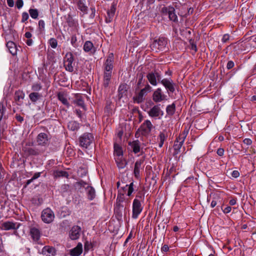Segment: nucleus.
<instances>
[{
	"instance_id": "nucleus-27",
	"label": "nucleus",
	"mask_w": 256,
	"mask_h": 256,
	"mask_svg": "<svg viewBox=\"0 0 256 256\" xmlns=\"http://www.w3.org/2000/svg\"><path fill=\"white\" fill-rule=\"evenodd\" d=\"M121 188L122 189L124 192L128 190L127 195L130 196L134 191V182H131L129 185L126 184L125 186L122 187Z\"/></svg>"
},
{
	"instance_id": "nucleus-6",
	"label": "nucleus",
	"mask_w": 256,
	"mask_h": 256,
	"mask_svg": "<svg viewBox=\"0 0 256 256\" xmlns=\"http://www.w3.org/2000/svg\"><path fill=\"white\" fill-rule=\"evenodd\" d=\"M94 138L92 134L86 132L79 138L80 146L87 148L94 141Z\"/></svg>"
},
{
	"instance_id": "nucleus-5",
	"label": "nucleus",
	"mask_w": 256,
	"mask_h": 256,
	"mask_svg": "<svg viewBox=\"0 0 256 256\" xmlns=\"http://www.w3.org/2000/svg\"><path fill=\"white\" fill-rule=\"evenodd\" d=\"M154 128L153 125L150 120H146L140 126L138 131L136 133V136H138L139 132L144 136H146L149 134Z\"/></svg>"
},
{
	"instance_id": "nucleus-63",
	"label": "nucleus",
	"mask_w": 256,
	"mask_h": 256,
	"mask_svg": "<svg viewBox=\"0 0 256 256\" xmlns=\"http://www.w3.org/2000/svg\"><path fill=\"white\" fill-rule=\"evenodd\" d=\"M16 118L18 122H22L24 120V118L20 116V115L16 114Z\"/></svg>"
},
{
	"instance_id": "nucleus-21",
	"label": "nucleus",
	"mask_w": 256,
	"mask_h": 256,
	"mask_svg": "<svg viewBox=\"0 0 256 256\" xmlns=\"http://www.w3.org/2000/svg\"><path fill=\"white\" fill-rule=\"evenodd\" d=\"M128 145L130 146L134 154H137L140 152V142L138 140L129 142Z\"/></svg>"
},
{
	"instance_id": "nucleus-44",
	"label": "nucleus",
	"mask_w": 256,
	"mask_h": 256,
	"mask_svg": "<svg viewBox=\"0 0 256 256\" xmlns=\"http://www.w3.org/2000/svg\"><path fill=\"white\" fill-rule=\"evenodd\" d=\"M6 111V108L3 102H0V121L2 120Z\"/></svg>"
},
{
	"instance_id": "nucleus-31",
	"label": "nucleus",
	"mask_w": 256,
	"mask_h": 256,
	"mask_svg": "<svg viewBox=\"0 0 256 256\" xmlns=\"http://www.w3.org/2000/svg\"><path fill=\"white\" fill-rule=\"evenodd\" d=\"M83 49L85 52H92V50L94 49L93 44L90 41H86L84 44Z\"/></svg>"
},
{
	"instance_id": "nucleus-30",
	"label": "nucleus",
	"mask_w": 256,
	"mask_h": 256,
	"mask_svg": "<svg viewBox=\"0 0 256 256\" xmlns=\"http://www.w3.org/2000/svg\"><path fill=\"white\" fill-rule=\"evenodd\" d=\"M167 136V133L166 131L160 132L158 137L159 140L158 146L160 148H162V146Z\"/></svg>"
},
{
	"instance_id": "nucleus-4",
	"label": "nucleus",
	"mask_w": 256,
	"mask_h": 256,
	"mask_svg": "<svg viewBox=\"0 0 256 256\" xmlns=\"http://www.w3.org/2000/svg\"><path fill=\"white\" fill-rule=\"evenodd\" d=\"M152 90V88L148 83L146 84L144 88H142L139 92H136V94L134 96V102L140 104L144 102L145 96L148 92Z\"/></svg>"
},
{
	"instance_id": "nucleus-53",
	"label": "nucleus",
	"mask_w": 256,
	"mask_h": 256,
	"mask_svg": "<svg viewBox=\"0 0 256 256\" xmlns=\"http://www.w3.org/2000/svg\"><path fill=\"white\" fill-rule=\"evenodd\" d=\"M183 8H185V9H186L188 10V14H191L193 13V12H194V8H188L187 6H184V7H183Z\"/></svg>"
},
{
	"instance_id": "nucleus-32",
	"label": "nucleus",
	"mask_w": 256,
	"mask_h": 256,
	"mask_svg": "<svg viewBox=\"0 0 256 256\" xmlns=\"http://www.w3.org/2000/svg\"><path fill=\"white\" fill-rule=\"evenodd\" d=\"M88 198L92 200L94 199L96 196V192L92 186H88Z\"/></svg>"
},
{
	"instance_id": "nucleus-12",
	"label": "nucleus",
	"mask_w": 256,
	"mask_h": 256,
	"mask_svg": "<svg viewBox=\"0 0 256 256\" xmlns=\"http://www.w3.org/2000/svg\"><path fill=\"white\" fill-rule=\"evenodd\" d=\"M42 219L45 223H50L54 218V212L49 208L44 210L42 212Z\"/></svg>"
},
{
	"instance_id": "nucleus-26",
	"label": "nucleus",
	"mask_w": 256,
	"mask_h": 256,
	"mask_svg": "<svg viewBox=\"0 0 256 256\" xmlns=\"http://www.w3.org/2000/svg\"><path fill=\"white\" fill-rule=\"evenodd\" d=\"M115 160L119 168H124L126 165V160L123 158V156L116 157Z\"/></svg>"
},
{
	"instance_id": "nucleus-40",
	"label": "nucleus",
	"mask_w": 256,
	"mask_h": 256,
	"mask_svg": "<svg viewBox=\"0 0 256 256\" xmlns=\"http://www.w3.org/2000/svg\"><path fill=\"white\" fill-rule=\"evenodd\" d=\"M36 100L42 102V96L38 92H33V102H36Z\"/></svg>"
},
{
	"instance_id": "nucleus-20",
	"label": "nucleus",
	"mask_w": 256,
	"mask_h": 256,
	"mask_svg": "<svg viewBox=\"0 0 256 256\" xmlns=\"http://www.w3.org/2000/svg\"><path fill=\"white\" fill-rule=\"evenodd\" d=\"M48 141V136L45 133H40L37 138V142L38 145L44 146Z\"/></svg>"
},
{
	"instance_id": "nucleus-42",
	"label": "nucleus",
	"mask_w": 256,
	"mask_h": 256,
	"mask_svg": "<svg viewBox=\"0 0 256 256\" xmlns=\"http://www.w3.org/2000/svg\"><path fill=\"white\" fill-rule=\"evenodd\" d=\"M168 16L170 20L173 22H176L178 20V17L175 13V10H170V12L168 14Z\"/></svg>"
},
{
	"instance_id": "nucleus-45",
	"label": "nucleus",
	"mask_w": 256,
	"mask_h": 256,
	"mask_svg": "<svg viewBox=\"0 0 256 256\" xmlns=\"http://www.w3.org/2000/svg\"><path fill=\"white\" fill-rule=\"evenodd\" d=\"M114 212L116 219L118 220H120L122 218V210L118 209H114Z\"/></svg>"
},
{
	"instance_id": "nucleus-35",
	"label": "nucleus",
	"mask_w": 256,
	"mask_h": 256,
	"mask_svg": "<svg viewBox=\"0 0 256 256\" xmlns=\"http://www.w3.org/2000/svg\"><path fill=\"white\" fill-rule=\"evenodd\" d=\"M54 174L56 178L64 177L67 178L69 176L67 172L63 170H56L54 172Z\"/></svg>"
},
{
	"instance_id": "nucleus-19",
	"label": "nucleus",
	"mask_w": 256,
	"mask_h": 256,
	"mask_svg": "<svg viewBox=\"0 0 256 256\" xmlns=\"http://www.w3.org/2000/svg\"><path fill=\"white\" fill-rule=\"evenodd\" d=\"M6 48L9 52L12 55L15 56L17 54L18 48L16 44L12 40H8L6 44Z\"/></svg>"
},
{
	"instance_id": "nucleus-8",
	"label": "nucleus",
	"mask_w": 256,
	"mask_h": 256,
	"mask_svg": "<svg viewBox=\"0 0 256 256\" xmlns=\"http://www.w3.org/2000/svg\"><path fill=\"white\" fill-rule=\"evenodd\" d=\"M21 224L19 222H14L10 221H6L2 224V229L4 230H16L14 232L15 235H18L16 230L20 227Z\"/></svg>"
},
{
	"instance_id": "nucleus-39",
	"label": "nucleus",
	"mask_w": 256,
	"mask_h": 256,
	"mask_svg": "<svg viewBox=\"0 0 256 256\" xmlns=\"http://www.w3.org/2000/svg\"><path fill=\"white\" fill-rule=\"evenodd\" d=\"M78 8L82 12H86L87 10V7L82 0H80L78 2Z\"/></svg>"
},
{
	"instance_id": "nucleus-61",
	"label": "nucleus",
	"mask_w": 256,
	"mask_h": 256,
	"mask_svg": "<svg viewBox=\"0 0 256 256\" xmlns=\"http://www.w3.org/2000/svg\"><path fill=\"white\" fill-rule=\"evenodd\" d=\"M116 206L114 209H118L122 210L124 206L122 204V202H116Z\"/></svg>"
},
{
	"instance_id": "nucleus-50",
	"label": "nucleus",
	"mask_w": 256,
	"mask_h": 256,
	"mask_svg": "<svg viewBox=\"0 0 256 256\" xmlns=\"http://www.w3.org/2000/svg\"><path fill=\"white\" fill-rule=\"evenodd\" d=\"M24 2L22 0H17L16 2V6L18 9H20L22 7Z\"/></svg>"
},
{
	"instance_id": "nucleus-41",
	"label": "nucleus",
	"mask_w": 256,
	"mask_h": 256,
	"mask_svg": "<svg viewBox=\"0 0 256 256\" xmlns=\"http://www.w3.org/2000/svg\"><path fill=\"white\" fill-rule=\"evenodd\" d=\"M189 42L190 44V48L194 50L192 52V54H194L198 50L196 44H195L194 40L192 39H190L189 40Z\"/></svg>"
},
{
	"instance_id": "nucleus-18",
	"label": "nucleus",
	"mask_w": 256,
	"mask_h": 256,
	"mask_svg": "<svg viewBox=\"0 0 256 256\" xmlns=\"http://www.w3.org/2000/svg\"><path fill=\"white\" fill-rule=\"evenodd\" d=\"M116 6L114 4H112L110 8L107 12V16L106 18V22L109 23L112 22L116 12Z\"/></svg>"
},
{
	"instance_id": "nucleus-64",
	"label": "nucleus",
	"mask_w": 256,
	"mask_h": 256,
	"mask_svg": "<svg viewBox=\"0 0 256 256\" xmlns=\"http://www.w3.org/2000/svg\"><path fill=\"white\" fill-rule=\"evenodd\" d=\"M8 5L10 7L12 8L14 6V0H6Z\"/></svg>"
},
{
	"instance_id": "nucleus-37",
	"label": "nucleus",
	"mask_w": 256,
	"mask_h": 256,
	"mask_svg": "<svg viewBox=\"0 0 256 256\" xmlns=\"http://www.w3.org/2000/svg\"><path fill=\"white\" fill-rule=\"evenodd\" d=\"M170 10H174V8L172 6H164L162 8L160 12L164 16H166L170 14Z\"/></svg>"
},
{
	"instance_id": "nucleus-15",
	"label": "nucleus",
	"mask_w": 256,
	"mask_h": 256,
	"mask_svg": "<svg viewBox=\"0 0 256 256\" xmlns=\"http://www.w3.org/2000/svg\"><path fill=\"white\" fill-rule=\"evenodd\" d=\"M40 235L41 234L40 230L36 228H33V241L37 242V243H36V245L40 244V247H42V246H43V244L41 242H38L40 237ZM34 248L38 250H38H40V248H38V246H34Z\"/></svg>"
},
{
	"instance_id": "nucleus-28",
	"label": "nucleus",
	"mask_w": 256,
	"mask_h": 256,
	"mask_svg": "<svg viewBox=\"0 0 256 256\" xmlns=\"http://www.w3.org/2000/svg\"><path fill=\"white\" fill-rule=\"evenodd\" d=\"M68 128L72 131L78 130L80 128V124L76 121H70L68 124Z\"/></svg>"
},
{
	"instance_id": "nucleus-43",
	"label": "nucleus",
	"mask_w": 256,
	"mask_h": 256,
	"mask_svg": "<svg viewBox=\"0 0 256 256\" xmlns=\"http://www.w3.org/2000/svg\"><path fill=\"white\" fill-rule=\"evenodd\" d=\"M134 199H137L141 202H143L144 200V194L142 191L138 192Z\"/></svg>"
},
{
	"instance_id": "nucleus-58",
	"label": "nucleus",
	"mask_w": 256,
	"mask_h": 256,
	"mask_svg": "<svg viewBox=\"0 0 256 256\" xmlns=\"http://www.w3.org/2000/svg\"><path fill=\"white\" fill-rule=\"evenodd\" d=\"M243 142L248 146H250L252 144V141L250 138H245Z\"/></svg>"
},
{
	"instance_id": "nucleus-23",
	"label": "nucleus",
	"mask_w": 256,
	"mask_h": 256,
	"mask_svg": "<svg viewBox=\"0 0 256 256\" xmlns=\"http://www.w3.org/2000/svg\"><path fill=\"white\" fill-rule=\"evenodd\" d=\"M144 160H137L134 164V174L136 178H138L140 176V169Z\"/></svg>"
},
{
	"instance_id": "nucleus-1",
	"label": "nucleus",
	"mask_w": 256,
	"mask_h": 256,
	"mask_svg": "<svg viewBox=\"0 0 256 256\" xmlns=\"http://www.w3.org/2000/svg\"><path fill=\"white\" fill-rule=\"evenodd\" d=\"M146 78L150 83L154 86H156L158 82L162 84L169 94L174 92L176 90V84L173 82L172 78L162 79L160 74L156 70L148 72L146 75Z\"/></svg>"
},
{
	"instance_id": "nucleus-47",
	"label": "nucleus",
	"mask_w": 256,
	"mask_h": 256,
	"mask_svg": "<svg viewBox=\"0 0 256 256\" xmlns=\"http://www.w3.org/2000/svg\"><path fill=\"white\" fill-rule=\"evenodd\" d=\"M49 44L53 48H56L58 46V42L54 38H50L49 40Z\"/></svg>"
},
{
	"instance_id": "nucleus-38",
	"label": "nucleus",
	"mask_w": 256,
	"mask_h": 256,
	"mask_svg": "<svg viewBox=\"0 0 256 256\" xmlns=\"http://www.w3.org/2000/svg\"><path fill=\"white\" fill-rule=\"evenodd\" d=\"M74 103L82 108H84V101L80 96H78L76 99L74 101Z\"/></svg>"
},
{
	"instance_id": "nucleus-56",
	"label": "nucleus",
	"mask_w": 256,
	"mask_h": 256,
	"mask_svg": "<svg viewBox=\"0 0 256 256\" xmlns=\"http://www.w3.org/2000/svg\"><path fill=\"white\" fill-rule=\"evenodd\" d=\"M38 16V12L37 9H33V19H36Z\"/></svg>"
},
{
	"instance_id": "nucleus-49",
	"label": "nucleus",
	"mask_w": 256,
	"mask_h": 256,
	"mask_svg": "<svg viewBox=\"0 0 256 256\" xmlns=\"http://www.w3.org/2000/svg\"><path fill=\"white\" fill-rule=\"evenodd\" d=\"M124 200V194L119 193L116 198L117 202H123Z\"/></svg>"
},
{
	"instance_id": "nucleus-60",
	"label": "nucleus",
	"mask_w": 256,
	"mask_h": 256,
	"mask_svg": "<svg viewBox=\"0 0 256 256\" xmlns=\"http://www.w3.org/2000/svg\"><path fill=\"white\" fill-rule=\"evenodd\" d=\"M228 40H229V35L226 34L223 36L222 40L223 42L224 43V42H226Z\"/></svg>"
},
{
	"instance_id": "nucleus-11",
	"label": "nucleus",
	"mask_w": 256,
	"mask_h": 256,
	"mask_svg": "<svg viewBox=\"0 0 256 256\" xmlns=\"http://www.w3.org/2000/svg\"><path fill=\"white\" fill-rule=\"evenodd\" d=\"M186 135L182 134H180L174 141V155H176L180 152V149L184 144Z\"/></svg>"
},
{
	"instance_id": "nucleus-2",
	"label": "nucleus",
	"mask_w": 256,
	"mask_h": 256,
	"mask_svg": "<svg viewBox=\"0 0 256 256\" xmlns=\"http://www.w3.org/2000/svg\"><path fill=\"white\" fill-rule=\"evenodd\" d=\"M114 56L110 53L104 64V75L102 86L104 88L108 87L111 81L112 70L114 68Z\"/></svg>"
},
{
	"instance_id": "nucleus-17",
	"label": "nucleus",
	"mask_w": 256,
	"mask_h": 256,
	"mask_svg": "<svg viewBox=\"0 0 256 256\" xmlns=\"http://www.w3.org/2000/svg\"><path fill=\"white\" fill-rule=\"evenodd\" d=\"M24 98V94L22 91L16 90L14 93V102L18 106H21L23 103V100Z\"/></svg>"
},
{
	"instance_id": "nucleus-46",
	"label": "nucleus",
	"mask_w": 256,
	"mask_h": 256,
	"mask_svg": "<svg viewBox=\"0 0 256 256\" xmlns=\"http://www.w3.org/2000/svg\"><path fill=\"white\" fill-rule=\"evenodd\" d=\"M77 38L76 34H72L70 40V44H71L74 48H76L78 46V44H77Z\"/></svg>"
},
{
	"instance_id": "nucleus-54",
	"label": "nucleus",
	"mask_w": 256,
	"mask_h": 256,
	"mask_svg": "<svg viewBox=\"0 0 256 256\" xmlns=\"http://www.w3.org/2000/svg\"><path fill=\"white\" fill-rule=\"evenodd\" d=\"M169 250V247L168 244H164L161 248V250L163 252H168Z\"/></svg>"
},
{
	"instance_id": "nucleus-62",
	"label": "nucleus",
	"mask_w": 256,
	"mask_h": 256,
	"mask_svg": "<svg viewBox=\"0 0 256 256\" xmlns=\"http://www.w3.org/2000/svg\"><path fill=\"white\" fill-rule=\"evenodd\" d=\"M231 210L232 208L230 206H228L224 210H222L223 212L225 214L229 213Z\"/></svg>"
},
{
	"instance_id": "nucleus-24",
	"label": "nucleus",
	"mask_w": 256,
	"mask_h": 256,
	"mask_svg": "<svg viewBox=\"0 0 256 256\" xmlns=\"http://www.w3.org/2000/svg\"><path fill=\"white\" fill-rule=\"evenodd\" d=\"M145 80L144 79V74L140 73L138 75V80L135 86L136 92L139 90L143 86H145Z\"/></svg>"
},
{
	"instance_id": "nucleus-14",
	"label": "nucleus",
	"mask_w": 256,
	"mask_h": 256,
	"mask_svg": "<svg viewBox=\"0 0 256 256\" xmlns=\"http://www.w3.org/2000/svg\"><path fill=\"white\" fill-rule=\"evenodd\" d=\"M38 253L42 254L43 256H54L56 254V250L52 246H45L42 247L41 250H38Z\"/></svg>"
},
{
	"instance_id": "nucleus-29",
	"label": "nucleus",
	"mask_w": 256,
	"mask_h": 256,
	"mask_svg": "<svg viewBox=\"0 0 256 256\" xmlns=\"http://www.w3.org/2000/svg\"><path fill=\"white\" fill-rule=\"evenodd\" d=\"M114 154L116 157L123 156L122 148L118 144H114Z\"/></svg>"
},
{
	"instance_id": "nucleus-33",
	"label": "nucleus",
	"mask_w": 256,
	"mask_h": 256,
	"mask_svg": "<svg viewBox=\"0 0 256 256\" xmlns=\"http://www.w3.org/2000/svg\"><path fill=\"white\" fill-rule=\"evenodd\" d=\"M176 111V104L172 103V104L168 105L166 108V114L169 116H172Z\"/></svg>"
},
{
	"instance_id": "nucleus-3",
	"label": "nucleus",
	"mask_w": 256,
	"mask_h": 256,
	"mask_svg": "<svg viewBox=\"0 0 256 256\" xmlns=\"http://www.w3.org/2000/svg\"><path fill=\"white\" fill-rule=\"evenodd\" d=\"M151 49L156 52L166 51L168 47V39L164 37H160L154 40L150 44Z\"/></svg>"
},
{
	"instance_id": "nucleus-10",
	"label": "nucleus",
	"mask_w": 256,
	"mask_h": 256,
	"mask_svg": "<svg viewBox=\"0 0 256 256\" xmlns=\"http://www.w3.org/2000/svg\"><path fill=\"white\" fill-rule=\"evenodd\" d=\"M152 99L154 102L158 103L166 100L167 96L164 94L160 88H158L154 92Z\"/></svg>"
},
{
	"instance_id": "nucleus-48",
	"label": "nucleus",
	"mask_w": 256,
	"mask_h": 256,
	"mask_svg": "<svg viewBox=\"0 0 256 256\" xmlns=\"http://www.w3.org/2000/svg\"><path fill=\"white\" fill-rule=\"evenodd\" d=\"M45 23L43 20H40L38 22V30L41 33L44 30Z\"/></svg>"
},
{
	"instance_id": "nucleus-34",
	"label": "nucleus",
	"mask_w": 256,
	"mask_h": 256,
	"mask_svg": "<svg viewBox=\"0 0 256 256\" xmlns=\"http://www.w3.org/2000/svg\"><path fill=\"white\" fill-rule=\"evenodd\" d=\"M66 22L70 27L76 28L78 25V22L74 20L70 15L68 16L66 18Z\"/></svg>"
},
{
	"instance_id": "nucleus-59",
	"label": "nucleus",
	"mask_w": 256,
	"mask_h": 256,
	"mask_svg": "<svg viewBox=\"0 0 256 256\" xmlns=\"http://www.w3.org/2000/svg\"><path fill=\"white\" fill-rule=\"evenodd\" d=\"M232 176L234 178H236L240 176V172L238 170H234L232 173Z\"/></svg>"
},
{
	"instance_id": "nucleus-55",
	"label": "nucleus",
	"mask_w": 256,
	"mask_h": 256,
	"mask_svg": "<svg viewBox=\"0 0 256 256\" xmlns=\"http://www.w3.org/2000/svg\"><path fill=\"white\" fill-rule=\"evenodd\" d=\"M224 149L222 148H219L218 149L216 153L219 156H222L224 154Z\"/></svg>"
},
{
	"instance_id": "nucleus-22",
	"label": "nucleus",
	"mask_w": 256,
	"mask_h": 256,
	"mask_svg": "<svg viewBox=\"0 0 256 256\" xmlns=\"http://www.w3.org/2000/svg\"><path fill=\"white\" fill-rule=\"evenodd\" d=\"M82 246L81 243H78L76 247L72 249L70 251V254L72 256H78L82 252Z\"/></svg>"
},
{
	"instance_id": "nucleus-13",
	"label": "nucleus",
	"mask_w": 256,
	"mask_h": 256,
	"mask_svg": "<svg viewBox=\"0 0 256 256\" xmlns=\"http://www.w3.org/2000/svg\"><path fill=\"white\" fill-rule=\"evenodd\" d=\"M160 104L154 105L148 112V114L152 118L160 119L164 115V112L160 108Z\"/></svg>"
},
{
	"instance_id": "nucleus-52",
	"label": "nucleus",
	"mask_w": 256,
	"mask_h": 256,
	"mask_svg": "<svg viewBox=\"0 0 256 256\" xmlns=\"http://www.w3.org/2000/svg\"><path fill=\"white\" fill-rule=\"evenodd\" d=\"M234 62L232 60H230L228 62L227 65H226V68L228 70H230L234 66Z\"/></svg>"
},
{
	"instance_id": "nucleus-36",
	"label": "nucleus",
	"mask_w": 256,
	"mask_h": 256,
	"mask_svg": "<svg viewBox=\"0 0 256 256\" xmlns=\"http://www.w3.org/2000/svg\"><path fill=\"white\" fill-rule=\"evenodd\" d=\"M118 96L122 98L123 94L127 91V84H120L118 87Z\"/></svg>"
},
{
	"instance_id": "nucleus-57",
	"label": "nucleus",
	"mask_w": 256,
	"mask_h": 256,
	"mask_svg": "<svg viewBox=\"0 0 256 256\" xmlns=\"http://www.w3.org/2000/svg\"><path fill=\"white\" fill-rule=\"evenodd\" d=\"M42 86L38 84H36L33 85V90H39L41 89Z\"/></svg>"
},
{
	"instance_id": "nucleus-7",
	"label": "nucleus",
	"mask_w": 256,
	"mask_h": 256,
	"mask_svg": "<svg viewBox=\"0 0 256 256\" xmlns=\"http://www.w3.org/2000/svg\"><path fill=\"white\" fill-rule=\"evenodd\" d=\"M64 66L66 70L70 72L74 71V58L72 52H69L66 54L64 57Z\"/></svg>"
},
{
	"instance_id": "nucleus-16",
	"label": "nucleus",
	"mask_w": 256,
	"mask_h": 256,
	"mask_svg": "<svg viewBox=\"0 0 256 256\" xmlns=\"http://www.w3.org/2000/svg\"><path fill=\"white\" fill-rule=\"evenodd\" d=\"M80 231L81 228L80 226H74L70 231V238L72 240L78 239L80 236Z\"/></svg>"
},
{
	"instance_id": "nucleus-25",
	"label": "nucleus",
	"mask_w": 256,
	"mask_h": 256,
	"mask_svg": "<svg viewBox=\"0 0 256 256\" xmlns=\"http://www.w3.org/2000/svg\"><path fill=\"white\" fill-rule=\"evenodd\" d=\"M58 98L62 104L65 105L67 108L70 107V104L68 101L66 96L64 92H60L58 94Z\"/></svg>"
},
{
	"instance_id": "nucleus-51",
	"label": "nucleus",
	"mask_w": 256,
	"mask_h": 256,
	"mask_svg": "<svg viewBox=\"0 0 256 256\" xmlns=\"http://www.w3.org/2000/svg\"><path fill=\"white\" fill-rule=\"evenodd\" d=\"M28 18V14L26 12H24L22 14V22H24L26 21Z\"/></svg>"
},
{
	"instance_id": "nucleus-9",
	"label": "nucleus",
	"mask_w": 256,
	"mask_h": 256,
	"mask_svg": "<svg viewBox=\"0 0 256 256\" xmlns=\"http://www.w3.org/2000/svg\"><path fill=\"white\" fill-rule=\"evenodd\" d=\"M143 209L141 202L137 199H134L132 203V218L136 219L142 212Z\"/></svg>"
}]
</instances>
